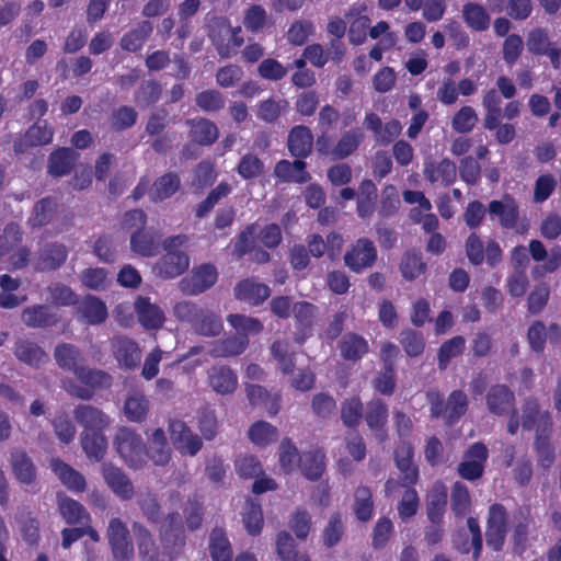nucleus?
I'll list each match as a JSON object with an SVG mask.
<instances>
[{
	"label": "nucleus",
	"instance_id": "nucleus-1",
	"mask_svg": "<svg viewBox=\"0 0 561 561\" xmlns=\"http://www.w3.org/2000/svg\"><path fill=\"white\" fill-rule=\"evenodd\" d=\"M187 242L185 234L168 238L163 241L165 254L154 264L153 272L163 279L175 278L190 266V257L180 249Z\"/></svg>",
	"mask_w": 561,
	"mask_h": 561
},
{
	"label": "nucleus",
	"instance_id": "nucleus-2",
	"mask_svg": "<svg viewBox=\"0 0 561 561\" xmlns=\"http://www.w3.org/2000/svg\"><path fill=\"white\" fill-rule=\"evenodd\" d=\"M113 446L123 461L133 469L146 463V446L142 437L133 428L122 426L116 430Z\"/></svg>",
	"mask_w": 561,
	"mask_h": 561
},
{
	"label": "nucleus",
	"instance_id": "nucleus-3",
	"mask_svg": "<svg viewBox=\"0 0 561 561\" xmlns=\"http://www.w3.org/2000/svg\"><path fill=\"white\" fill-rule=\"evenodd\" d=\"M208 36L221 58L237 55L244 43L240 26H231L226 18H215L209 25Z\"/></svg>",
	"mask_w": 561,
	"mask_h": 561
},
{
	"label": "nucleus",
	"instance_id": "nucleus-4",
	"mask_svg": "<svg viewBox=\"0 0 561 561\" xmlns=\"http://www.w3.org/2000/svg\"><path fill=\"white\" fill-rule=\"evenodd\" d=\"M508 526L510 517L506 508L500 503L492 504L488 511L485 541L493 551L503 549Z\"/></svg>",
	"mask_w": 561,
	"mask_h": 561
},
{
	"label": "nucleus",
	"instance_id": "nucleus-5",
	"mask_svg": "<svg viewBox=\"0 0 561 561\" xmlns=\"http://www.w3.org/2000/svg\"><path fill=\"white\" fill-rule=\"evenodd\" d=\"M377 249L374 242L367 238H359L344 255L345 265L355 273L371 267L377 261Z\"/></svg>",
	"mask_w": 561,
	"mask_h": 561
},
{
	"label": "nucleus",
	"instance_id": "nucleus-6",
	"mask_svg": "<svg viewBox=\"0 0 561 561\" xmlns=\"http://www.w3.org/2000/svg\"><path fill=\"white\" fill-rule=\"evenodd\" d=\"M54 127L46 121L37 122L28 127L24 135L18 137L13 142V150L16 154L25 153L33 147L45 146L51 142Z\"/></svg>",
	"mask_w": 561,
	"mask_h": 561
},
{
	"label": "nucleus",
	"instance_id": "nucleus-7",
	"mask_svg": "<svg viewBox=\"0 0 561 561\" xmlns=\"http://www.w3.org/2000/svg\"><path fill=\"white\" fill-rule=\"evenodd\" d=\"M488 456L489 451L484 444H472L465 453L463 460L458 465L459 476L469 481L481 478Z\"/></svg>",
	"mask_w": 561,
	"mask_h": 561
},
{
	"label": "nucleus",
	"instance_id": "nucleus-8",
	"mask_svg": "<svg viewBox=\"0 0 561 561\" xmlns=\"http://www.w3.org/2000/svg\"><path fill=\"white\" fill-rule=\"evenodd\" d=\"M217 271L210 264H203L193 268L191 274L182 278L180 282V289L190 296L204 293L217 282Z\"/></svg>",
	"mask_w": 561,
	"mask_h": 561
},
{
	"label": "nucleus",
	"instance_id": "nucleus-9",
	"mask_svg": "<svg viewBox=\"0 0 561 561\" xmlns=\"http://www.w3.org/2000/svg\"><path fill=\"white\" fill-rule=\"evenodd\" d=\"M106 537L115 559H128L133 554V545L127 525L117 517L110 520Z\"/></svg>",
	"mask_w": 561,
	"mask_h": 561
},
{
	"label": "nucleus",
	"instance_id": "nucleus-10",
	"mask_svg": "<svg viewBox=\"0 0 561 561\" xmlns=\"http://www.w3.org/2000/svg\"><path fill=\"white\" fill-rule=\"evenodd\" d=\"M169 432L173 445L181 454L195 456L201 450L203 446L202 439L183 421H171Z\"/></svg>",
	"mask_w": 561,
	"mask_h": 561
},
{
	"label": "nucleus",
	"instance_id": "nucleus-11",
	"mask_svg": "<svg viewBox=\"0 0 561 561\" xmlns=\"http://www.w3.org/2000/svg\"><path fill=\"white\" fill-rule=\"evenodd\" d=\"M101 470L105 483L116 496L123 501H128L134 497V484L121 468L105 462L102 465Z\"/></svg>",
	"mask_w": 561,
	"mask_h": 561
},
{
	"label": "nucleus",
	"instance_id": "nucleus-12",
	"mask_svg": "<svg viewBox=\"0 0 561 561\" xmlns=\"http://www.w3.org/2000/svg\"><path fill=\"white\" fill-rule=\"evenodd\" d=\"M414 448L408 440H401L394 449V463L401 472V483L410 486L419 479V469L413 462Z\"/></svg>",
	"mask_w": 561,
	"mask_h": 561
},
{
	"label": "nucleus",
	"instance_id": "nucleus-13",
	"mask_svg": "<svg viewBox=\"0 0 561 561\" xmlns=\"http://www.w3.org/2000/svg\"><path fill=\"white\" fill-rule=\"evenodd\" d=\"M112 353L124 369H134L139 366L141 351L138 344L127 336H115L111 342Z\"/></svg>",
	"mask_w": 561,
	"mask_h": 561
},
{
	"label": "nucleus",
	"instance_id": "nucleus-14",
	"mask_svg": "<svg viewBox=\"0 0 561 561\" xmlns=\"http://www.w3.org/2000/svg\"><path fill=\"white\" fill-rule=\"evenodd\" d=\"M161 541L169 556L178 554L185 539L182 529V518L179 513L167 516L161 526Z\"/></svg>",
	"mask_w": 561,
	"mask_h": 561
},
{
	"label": "nucleus",
	"instance_id": "nucleus-15",
	"mask_svg": "<svg viewBox=\"0 0 561 561\" xmlns=\"http://www.w3.org/2000/svg\"><path fill=\"white\" fill-rule=\"evenodd\" d=\"M423 174L430 183H439L448 187L454 184L457 179V168L455 162L448 158H444L439 162L427 158L424 161Z\"/></svg>",
	"mask_w": 561,
	"mask_h": 561
},
{
	"label": "nucleus",
	"instance_id": "nucleus-16",
	"mask_svg": "<svg viewBox=\"0 0 561 561\" xmlns=\"http://www.w3.org/2000/svg\"><path fill=\"white\" fill-rule=\"evenodd\" d=\"M73 417L87 432H103L112 423L107 414L91 404L76 407Z\"/></svg>",
	"mask_w": 561,
	"mask_h": 561
},
{
	"label": "nucleus",
	"instance_id": "nucleus-17",
	"mask_svg": "<svg viewBox=\"0 0 561 561\" xmlns=\"http://www.w3.org/2000/svg\"><path fill=\"white\" fill-rule=\"evenodd\" d=\"M134 310L139 323L147 330L159 329L164 323L163 310L148 297L137 296L134 302Z\"/></svg>",
	"mask_w": 561,
	"mask_h": 561
},
{
	"label": "nucleus",
	"instance_id": "nucleus-18",
	"mask_svg": "<svg viewBox=\"0 0 561 561\" xmlns=\"http://www.w3.org/2000/svg\"><path fill=\"white\" fill-rule=\"evenodd\" d=\"M207 380L213 391L221 396L233 393L238 387V376L225 365L210 367L207 371Z\"/></svg>",
	"mask_w": 561,
	"mask_h": 561
},
{
	"label": "nucleus",
	"instance_id": "nucleus-19",
	"mask_svg": "<svg viewBox=\"0 0 561 561\" xmlns=\"http://www.w3.org/2000/svg\"><path fill=\"white\" fill-rule=\"evenodd\" d=\"M447 497L446 485L440 481H436L425 497L426 516L431 524L443 523L447 506Z\"/></svg>",
	"mask_w": 561,
	"mask_h": 561
},
{
	"label": "nucleus",
	"instance_id": "nucleus-20",
	"mask_svg": "<svg viewBox=\"0 0 561 561\" xmlns=\"http://www.w3.org/2000/svg\"><path fill=\"white\" fill-rule=\"evenodd\" d=\"M488 410L495 415H508L515 409V396L504 385L492 386L485 397Z\"/></svg>",
	"mask_w": 561,
	"mask_h": 561
},
{
	"label": "nucleus",
	"instance_id": "nucleus-21",
	"mask_svg": "<svg viewBox=\"0 0 561 561\" xmlns=\"http://www.w3.org/2000/svg\"><path fill=\"white\" fill-rule=\"evenodd\" d=\"M10 466L14 478L24 485H32L37 479V470L26 451L14 449L10 454Z\"/></svg>",
	"mask_w": 561,
	"mask_h": 561
},
{
	"label": "nucleus",
	"instance_id": "nucleus-22",
	"mask_svg": "<svg viewBox=\"0 0 561 561\" xmlns=\"http://www.w3.org/2000/svg\"><path fill=\"white\" fill-rule=\"evenodd\" d=\"M76 313L81 321L90 325L103 323L108 316L105 302L92 295L85 296L78 304Z\"/></svg>",
	"mask_w": 561,
	"mask_h": 561
},
{
	"label": "nucleus",
	"instance_id": "nucleus-23",
	"mask_svg": "<svg viewBox=\"0 0 561 561\" xmlns=\"http://www.w3.org/2000/svg\"><path fill=\"white\" fill-rule=\"evenodd\" d=\"M365 421L376 437L383 442L387 437L385 426L388 422V407L380 399H373L366 404Z\"/></svg>",
	"mask_w": 561,
	"mask_h": 561
},
{
	"label": "nucleus",
	"instance_id": "nucleus-24",
	"mask_svg": "<svg viewBox=\"0 0 561 561\" xmlns=\"http://www.w3.org/2000/svg\"><path fill=\"white\" fill-rule=\"evenodd\" d=\"M49 468L68 490L72 492H83L85 490L87 483L84 477L61 459L51 458Z\"/></svg>",
	"mask_w": 561,
	"mask_h": 561
},
{
	"label": "nucleus",
	"instance_id": "nucleus-25",
	"mask_svg": "<svg viewBox=\"0 0 561 561\" xmlns=\"http://www.w3.org/2000/svg\"><path fill=\"white\" fill-rule=\"evenodd\" d=\"M271 295L270 287L253 278L241 280L234 287V296L252 306H257Z\"/></svg>",
	"mask_w": 561,
	"mask_h": 561
},
{
	"label": "nucleus",
	"instance_id": "nucleus-26",
	"mask_svg": "<svg viewBox=\"0 0 561 561\" xmlns=\"http://www.w3.org/2000/svg\"><path fill=\"white\" fill-rule=\"evenodd\" d=\"M248 346V337L233 334L211 343L208 354L214 358L234 357L243 354Z\"/></svg>",
	"mask_w": 561,
	"mask_h": 561
},
{
	"label": "nucleus",
	"instance_id": "nucleus-27",
	"mask_svg": "<svg viewBox=\"0 0 561 561\" xmlns=\"http://www.w3.org/2000/svg\"><path fill=\"white\" fill-rule=\"evenodd\" d=\"M54 358L59 368L71 371L75 376L83 367L82 352L71 343L57 344L54 350Z\"/></svg>",
	"mask_w": 561,
	"mask_h": 561
},
{
	"label": "nucleus",
	"instance_id": "nucleus-28",
	"mask_svg": "<svg viewBox=\"0 0 561 561\" xmlns=\"http://www.w3.org/2000/svg\"><path fill=\"white\" fill-rule=\"evenodd\" d=\"M313 145V135L307 126L298 125L291 128L287 138V147L291 156L306 158L310 154Z\"/></svg>",
	"mask_w": 561,
	"mask_h": 561
},
{
	"label": "nucleus",
	"instance_id": "nucleus-29",
	"mask_svg": "<svg viewBox=\"0 0 561 561\" xmlns=\"http://www.w3.org/2000/svg\"><path fill=\"white\" fill-rule=\"evenodd\" d=\"M15 357L24 364L38 368L48 362V355L35 342L30 340H19L13 347Z\"/></svg>",
	"mask_w": 561,
	"mask_h": 561
},
{
	"label": "nucleus",
	"instance_id": "nucleus-30",
	"mask_svg": "<svg viewBox=\"0 0 561 561\" xmlns=\"http://www.w3.org/2000/svg\"><path fill=\"white\" fill-rule=\"evenodd\" d=\"M489 213L491 216H496L506 229H513L517 226L518 220V206L516 202L510 196H504L501 201H492L489 204Z\"/></svg>",
	"mask_w": 561,
	"mask_h": 561
},
{
	"label": "nucleus",
	"instance_id": "nucleus-31",
	"mask_svg": "<svg viewBox=\"0 0 561 561\" xmlns=\"http://www.w3.org/2000/svg\"><path fill=\"white\" fill-rule=\"evenodd\" d=\"M22 322L33 329L46 328L57 323L58 319L51 309L46 305H34L23 309Z\"/></svg>",
	"mask_w": 561,
	"mask_h": 561
},
{
	"label": "nucleus",
	"instance_id": "nucleus-32",
	"mask_svg": "<svg viewBox=\"0 0 561 561\" xmlns=\"http://www.w3.org/2000/svg\"><path fill=\"white\" fill-rule=\"evenodd\" d=\"M79 154L71 148L61 147L54 150L48 159L47 171L54 176H64L73 168Z\"/></svg>",
	"mask_w": 561,
	"mask_h": 561
},
{
	"label": "nucleus",
	"instance_id": "nucleus-33",
	"mask_svg": "<svg viewBox=\"0 0 561 561\" xmlns=\"http://www.w3.org/2000/svg\"><path fill=\"white\" fill-rule=\"evenodd\" d=\"M364 131L360 128H352L345 131L330 150V157L334 160H343L354 153L364 140Z\"/></svg>",
	"mask_w": 561,
	"mask_h": 561
},
{
	"label": "nucleus",
	"instance_id": "nucleus-34",
	"mask_svg": "<svg viewBox=\"0 0 561 561\" xmlns=\"http://www.w3.org/2000/svg\"><path fill=\"white\" fill-rule=\"evenodd\" d=\"M153 27L149 21L139 22L136 27L125 33L119 39V46L128 53L139 51L152 34Z\"/></svg>",
	"mask_w": 561,
	"mask_h": 561
},
{
	"label": "nucleus",
	"instance_id": "nucleus-35",
	"mask_svg": "<svg viewBox=\"0 0 561 561\" xmlns=\"http://www.w3.org/2000/svg\"><path fill=\"white\" fill-rule=\"evenodd\" d=\"M149 447L146 449V459L150 458L154 465L164 466L171 458V449L168 445L162 428H156L148 438Z\"/></svg>",
	"mask_w": 561,
	"mask_h": 561
},
{
	"label": "nucleus",
	"instance_id": "nucleus-36",
	"mask_svg": "<svg viewBox=\"0 0 561 561\" xmlns=\"http://www.w3.org/2000/svg\"><path fill=\"white\" fill-rule=\"evenodd\" d=\"M305 169L306 162L300 159L294 162L280 160L274 168V175L283 182L306 183L310 180V175Z\"/></svg>",
	"mask_w": 561,
	"mask_h": 561
},
{
	"label": "nucleus",
	"instance_id": "nucleus-37",
	"mask_svg": "<svg viewBox=\"0 0 561 561\" xmlns=\"http://www.w3.org/2000/svg\"><path fill=\"white\" fill-rule=\"evenodd\" d=\"M461 16L468 27L477 32H484L491 24L486 9L477 2H467L461 10Z\"/></svg>",
	"mask_w": 561,
	"mask_h": 561
},
{
	"label": "nucleus",
	"instance_id": "nucleus-38",
	"mask_svg": "<svg viewBox=\"0 0 561 561\" xmlns=\"http://www.w3.org/2000/svg\"><path fill=\"white\" fill-rule=\"evenodd\" d=\"M80 443L87 457L93 461H101L107 450V439L102 432H87L80 434Z\"/></svg>",
	"mask_w": 561,
	"mask_h": 561
},
{
	"label": "nucleus",
	"instance_id": "nucleus-39",
	"mask_svg": "<svg viewBox=\"0 0 561 561\" xmlns=\"http://www.w3.org/2000/svg\"><path fill=\"white\" fill-rule=\"evenodd\" d=\"M67 255L65 245L59 243L47 244L39 252L36 268L54 271L65 263Z\"/></svg>",
	"mask_w": 561,
	"mask_h": 561
},
{
	"label": "nucleus",
	"instance_id": "nucleus-40",
	"mask_svg": "<svg viewBox=\"0 0 561 561\" xmlns=\"http://www.w3.org/2000/svg\"><path fill=\"white\" fill-rule=\"evenodd\" d=\"M339 347L343 358L353 362L360 359L369 351L367 341L363 336L352 332L343 335Z\"/></svg>",
	"mask_w": 561,
	"mask_h": 561
},
{
	"label": "nucleus",
	"instance_id": "nucleus-41",
	"mask_svg": "<svg viewBox=\"0 0 561 561\" xmlns=\"http://www.w3.org/2000/svg\"><path fill=\"white\" fill-rule=\"evenodd\" d=\"M150 402L142 393L135 391L127 396L124 403V413L130 422L141 423L147 419Z\"/></svg>",
	"mask_w": 561,
	"mask_h": 561
},
{
	"label": "nucleus",
	"instance_id": "nucleus-42",
	"mask_svg": "<svg viewBox=\"0 0 561 561\" xmlns=\"http://www.w3.org/2000/svg\"><path fill=\"white\" fill-rule=\"evenodd\" d=\"M501 96L496 89H490L482 98V106L485 110L483 126L489 130H494L497 118H502Z\"/></svg>",
	"mask_w": 561,
	"mask_h": 561
},
{
	"label": "nucleus",
	"instance_id": "nucleus-43",
	"mask_svg": "<svg viewBox=\"0 0 561 561\" xmlns=\"http://www.w3.org/2000/svg\"><path fill=\"white\" fill-rule=\"evenodd\" d=\"M192 328L199 335L208 337L217 336L222 331L221 318L215 312L202 308Z\"/></svg>",
	"mask_w": 561,
	"mask_h": 561
},
{
	"label": "nucleus",
	"instance_id": "nucleus-44",
	"mask_svg": "<svg viewBox=\"0 0 561 561\" xmlns=\"http://www.w3.org/2000/svg\"><path fill=\"white\" fill-rule=\"evenodd\" d=\"M188 125H191V137L192 140L199 145H211L214 144L219 135L217 126L206 119V118H199V119H188L186 122Z\"/></svg>",
	"mask_w": 561,
	"mask_h": 561
},
{
	"label": "nucleus",
	"instance_id": "nucleus-45",
	"mask_svg": "<svg viewBox=\"0 0 561 561\" xmlns=\"http://www.w3.org/2000/svg\"><path fill=\"white\" fill-rule=\"evenodd\" d=\"M58 510L62 518L70 525L89 519V514L83 505L66 495H58Z\"/></svg>",
	"mask_w": 561,
	"mask_h": 561
},
{
	"label": "nucleus",
	"instance_id": "nucleus-46",
	"mask_svg": "<svg viewBox=\"0 0 561 561\" xmlns=\"http://www.w3.org/2000/svg\"><path fill=\"white\" fill-rule=\"evenodd\" d=\"M227 322L239 336H245L248 339L250 335H256L263 331V323L257 318L241 313L227 316Z\"/></svg>",
	"mask_w": 561,
	"mask_h": 561
},
{
	"label": "nucleus",
	"instance_id": "nucleus-47",
	"mask_svg": "<svg viewBox=\"0 0 561 561\" xmlns=\"http://www.w3.org/2000/svg\"><path fill=\"white\" fill-rule=\"evenodd\" d=\"M76 377L80 382L93 389H107L113 383V378L108 373L84 365L77 371Z\"/></svg>",
	"mask_w": 561,
	"mask_h": 561
},
{
	"label": "nucleus",
	"instance_id": "nucleus-48",
	"mask_svg": "<svg viewBox=\"0 0 561 561\" xmlns=\"http://www.w3.org/2000/svg\"><path fill=\"white\" fill-rule=\"evenodd\" d=\"M162 94V85L157 80H145L135 92L134 101L139 107L156 104Z\"/></svg>",
	"mask_w": 561,
	"mask_h": 561
},
{
	"label": "nucleus",
	"instance_id": "nucleus-49",
	"mask_svg": "<svg viewBox=\"0 0 561 561\" xmlns=\"http://www.w3.org/2000/svg\"><path fill=\"white\" fill-rule=\"evenodd\" d=\"M468 399L465 392L460 390L453 391L445 404L444 419L447 424L457 422L467 411Z\"/></svg>",
	"mask_w": 561,
	"mask_h": 561
},
{
	"label": "nucleus",
	"instance_id": "nucleus-50",
	"mask_svg": "<svg viewBox=\"0 0 561 561\" xmlns=\"http://www.w3.org/2000/svg\"><path fill=\"white\" fill-rule=\"evenodd\" d=\"M130 249L142 256H152L158 252V242L150 231H134L130 236Z\"/></svg>",
	"mask_w": 561,
	"mask_h": 561
},
{
	"label": "nucleus",
	"instance_id": "nucleus-51",
	"mask_svg": "<svg viewBox=\"0 0 561 561\" xmlns=\"http://www.w3.org/2000/svg\"><path fill=\"white\" fill-rule=\"evenodd\" d=\"M426 270V263L422 255L414 250L407 251L400 263V272L407 280H413L423 274Z\"/></svg>",
	"mask_w": 561,
	"mask_h": 561
},
{
	"label": "nucleus",
	"instance_id": "nucleus-52",
	"mask_svg": "<svg viewBox=\"0 0 561 561\" xmlns=\"http://www.w3.org/2000/svg\"><path fill=\"white\" fill-rule=\"evenodd\" d=\"M451 511L456 517H465L469 514L471 508V497L468 488L461 483L456 482L451 488L450 494Z\"/></svg>",
	"mask_w": 561,
	"mask_h": 561
},
{
	"label": "nucleus",
	"instance_id": "nucleus-53",
	"mask_svg": "<svg viewBox=\"0 0 561 561\" xmlns=\"http://www.w3.org/2000/svg\"><path fill=\"white\" fill-rule=\"evenodd\" d=\"M250 440L257 446H266L277 439V428L265 421H257L248 431Z\"/></svg>",
	"mask_w": 561,
	"mask_h": 561
},
{
	"label": "nucleus",
	"instance_id": "nucleus-54",
	"mask_svg": "<svg viewBox=\"0 0 561 561\" xmlns=\"http://www.w3.org/2000/svg\"><path fill=\"white\" fill-rule=\"evenodd\" d=\"M139 554L147 561H154L158 550L151 534L142 525L135 523L133 526Z\"/></svg>",
	"mask_w": 561,
	"mask_h": 561
},
{
	"label": "nucleus",
	"instance_id": "nucleus-55",
	"mask_svg": "<svg viewBox=\"0 0 561 561\" xmlns=\"http://www.w3.org/2000/svg\"><path fill=\"white\" fill-rule=\"evenodd\" d=\"M209 550L214 561H230L232 549L221 529H214L210 535Z\"/></svg>",
	"mask_w": 561,
	"mask_h": 561
},
{
	"label": "nucleus",
	"instance_id": "nucleus-56",
	"mask_svg": "<svg viewBox=\"0 0 561 561\" xmlns=\"http://www.w3.org/2000/svg\"><path fill=\"white\" fill-rule=\"evenodd\" d=\"M299 466L307 479L318 480L324 470V454L321 451L306 453L302 455Z\"/></svg>",
	"mask_w": 561,
	"mask_h": 561
},
{
	"label": "nucleus",
	"instance_id": "nucleus-57",
	"mask_svg": "<svg viewBox=\"0 0 561 561\" xmlns=\"http://www.w3.org/2000/svg\"><path fill=\"white\" fill-rule=\"evenodd\" d=\"M278 459L280 468L289 473L299 467L302 456L290 440L284 439L278 448Z\"/></svg>",
	"mask_w": 561,
	"mask_h": 561
},
{
	"label": "nucleus",
	"instance_id": "nucleus-58",
	"mask_svg": "<svg viewBox=\"0 0 561 561\" xmlns=\"http://www.w3.org/2000/svg\"><path fill=\"white\" fill-rule=\"evenodd\" d=\"M354 512L360 522H367L371 518L374 512V502L371 492L366 486H358L354 494Z\"/></svg>",
	"mask_w": 561,
	"mask_h": 561
},
{
	"label": "nucleus",
	"instance_id": "nucleus-59",
	"mask_svg": "<svg viewBox=\"0 0 561 561\" xmlns=\"http://www.w3.org/2000/svg\"><path fill=\"white\" fill-rule=\"evenodd\" d=\"M363 417V403L359 398L345 399L341 404V419L345 426L355 427Z\"/></svg>",
	"mask_w": 561,
	"mask_h": 561
},
{
	"label": "nucleus",
	"instance_id": "nucleus-60",
	"mask_svg": "<svg viewBox=\"0 0 561 561\" xmlns=\"http://www.w3.org/2000/svg\"><path fill=\"white\" fill-rule=\"evenodd\" d=\"M57 204L50 197L38 201L33 209V216L30 222L33 227H42L47 225L54 217Z\"/></svg>",
	"mask_w": 561,
	"mask_h": 561
},
{
	"label": "nucleus",
	"instance_id": "nucleus-61",
	"mask_svg": "<svg viewBox=\"0 0 561 561\" xmlns=\"http://www.w3.org/2000/svg\"><path fill=\"white\" fill-rule=\"evenodd\" d=\"M180 187V179L175 173L159 178L153 184L152 199L163 201L173 195Z\"/></svg>",
	"mask_w": 561,
	"mask_h": 561
},
{
	"label": "nucleus",
	"instance_id": "nucleus-62",
	"mask_svg": "<svg viewBox=\"0 0 561 561\" xmlns=\"http://www.w3.org/2000/svg\"><path fill=\"white\" fill-rule=\"evenodd\" d=\"M288 108L286 100L267 99L257 106V117L265 123H274Z\"/></svg>",
	"mask_w": 561,
	"mask_h": 561
},
{
	"label": "nucleus",
	"instance_id": "nucleus-63",
	"mask_svg": "<svg viewBox=\"0 0 561 561\" xmlns=\"http://www.w3.org/2000/svg\"><path fill=\"white\" fill-rule=\"evenodd\" d=\"M313 32L314 26L311 21L296 20L287 31V41L293 45L301 46L309 39Z\"/></svg>",
	"mask_w": 561,
	"mask_h": 561
},
{
	"label": "nucleus",
	"instance_id": "nucleus-64",
	"mask_svg": "<svg viewBox=\"0 0 561 561\" xmlns=\"http://www.w3.org/2000/svg\"><path fill=\"white\" fill-rule=\"evenodd\" d=\"M271 353L278 363V368L284 374H289L295 368L294 353L289 352V345L285 341H275L271 346Z\"/></svg>",
	"mask_w": 561,
	"mask_h": 561
}]
</instances>
